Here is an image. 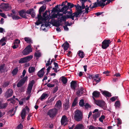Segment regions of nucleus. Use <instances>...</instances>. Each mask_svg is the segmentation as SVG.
Segmentation results:
<instances>
[{
  "label": "nucleus",
  "mask_w": 129,
  "mask_h": 129,
  "mask_svg": "<svg viewBox=\"0 0 129 129\" xmlns=\"http://www.w3.org/2000/svg\"><path fill=\"white\" fill-rule=\"evenodd\" d=\"M53 26L56 27H58L59 26L60 24L59 22V21L58 20H57L56 21H54L53 22Z\"/></svg>",
  "instance_id": "nucleus-28"
},
{
  "label": "nucleus",
  "mask_w": 129,
  "mask_h": 129,
  "mask_svg": "<svg viewBox=\"0 0 129 129\" xmlns=\"http://www.w3.org/2000/svg\"><path fill=\"white\" fill-rule=\"evenodd\" d=\"M18 13L21 17L25 19L28 18L27 17L28 15L26 14L25 10H21L19 11Z\"/></svg>",
  "instance_id": "nucleus-8"
},
{
  "label": "nucleus",
  "mask_w": 129,
  "mask_h": 129,
  "mask_svg": "<svg viewBox=\"0 0 129 129\" xmlns=\"http://www.w3.org/2000/svg\"><path fill=\"white\" fill-rule=\"evenodd\" d=\"M78 54L80 58H83L85 56L84 52L81 50H79L78 52Z\"/></svg>",
  "instance_id": "nucleus-22"
},
{
  "label": "nucleus",
  "mask_w": 129,
  "mask_h": 129,
  "mask_svg": "<svg viewBox=\"0 0 129 129\" xmlns=\"http://www.w3.org/2000/svg\"><path fill=\"white\" fill-rule=\"evenodd\" d=\"M50 58L49 60L47 61V63H46V66H47V67L49 65H51V62H50Z\"/></svg>",
  "instance_id": "nucleus-63"
},
{
  "label": "nucleus",
  "mask_w": 129,
  "mask_h": 129,
  "mask_svg": "<svg viewBox=\"0 0 129 129\" xmlns=\"http://www.w3.org/2000/svg\"><path fill=\"white\" fill-rule=\"evenodd\" d=\"M93 5L92 6V8H96L98 6L102 7V6H101V1H100L99 0H97L96 2L93 3Z\"/></svg>",
  "instance_id": "nucleus-15"
},
{
  "label": "nucleus",
  "mask_w": 129,
  "mask_h": 129,
  "mask_svg": "<svg viewBox=\"0 0 129 129\" xmlns=\"http://www.w3.org/2000/svg\"><path fill=\"white\" fill-rule=\"evenodd\" d=\"M84 9L81 8L76 12V15H77V18L80 17L82 13H83V15L85 13L86 14V13L85 12V10H82Z\"/></svg>",
  "instance_id": "nucleus-14"
},
{
  "label": "nucleus",
  "mask_w": 129,
  "mask_h": 129,
  "mask_svg": "<svg viewBox=\"0 0 129 129\" xmlns=\"http://www.w3.org/2000/svg\"><path fill=\"white\" fill-rule=\"evenodd\" d=\"M18 71V69L17 68H16L13 69L12 72V73L13 75L14 76L16 75L17 74Z\"/></svg>",
  "instance_id": "nucleus-35"
},
{
  "label": "nucleus",
  "mask_w": 129,
  "mask_h": 129,
  "mask_svg": "<svg viewBox=\"0 0 129 129\" xmlns=\"http://www.w3.org/2000/svg\"><path fill=\"white\" fill-rule=\"evenodd\" d=\"M105 118V116L104 115H102L99 119V121L102 122H103V120Z\"/></svg>",
  "instance_id": "nucleus-50"
},
{
  "label": "nucleus",
  "mask_w": 129,
  "mask_h": 129,
  "mask_svg": "<svg viewBox=\"0 0 129 129\" xmlns=\"http://www.w3.org/2000/svg\"><path fill=\"white\" fill-rule=\"evenodd\" d=\"M61 78V81L64 84H66L67 82L68 79L64 76H62Z\"/></svg>",
  "instance_id": "nucleus-40"
},
{
  "label": "nucleus",
  "mask_w": 129,
  "mask_h": 129,
  "mask_svg": "<svg viewBox=\"0 0 129 129\" xmlns=\"http://www.w3.org/2000/svg\"><path fill=\"white\" fill-rule=\"evenodd\" d=\"M23 84L22 83L19 81L17 84V86L18 87H19L22 86Z\"/></svg>",
  "instance_id": "nucleus-59"
},
{
  "label": "nucleus",
  "mask_w": 129,
  "mask_h": 129,
  "mask_svg": "<svg viewBox=\"0 0 129 129\" xmlns=\"http://www.w3.org/2000/svg\"><path fill=\"white\" fill-rule=\"evenodd\" d=\"M51 68H52V67L49 66L48 68L47 69V72L46 74V75L47 76L48 75V74L50 72V71Z\"/></svg>",
  "instance_id": "nucleus-55"
},
{
  "label": "nucleus",
  "mask_w": 129,
  "mask_h": 129,
  "mask_svg": "<svg viewBox=\"0 0 129 129\" xmlns=\"http://www.w3.org/2000/svg\"><path fill=\"white\" fill-rule=\"evenodd\" d=\"M93 98H98L100 96V92L97 91H93L92 93Z\"/></svg>",
  "instance_id": "nucleus-19"
},
{
  "label": "nucleus",
  "mask_w": 129,
  "mask_h": 129,
  "mask_svg": "<svg viewBox=\"0 0 129 129\" xmlns=\"http://www.w3.org/2000/svg\"><path fill=\"white\" fill-rule=\"evenodd\" d=\"M78 97H76L74 99V101L72 104V107H74L77 104V100H78Z\"/></svg>",
  "instance_id": "nucleus-33"
},
{
  "label": "nucleus",
  "mask_w": 129,
  "mask_h": 129,
  "mask_svg": "<svg viewBox=\"0 0 129 129\" xmlns=\"http://www.w3.org/2000/svg\"><path fill=\"white\" fill-rule=\"evenodd\" d=\"M13 91L11 89H8L5 93V96L7 98L11 97L13 95Z\"/></svg>",
  "instance_id": "nucleus-11"
},
{
  "label": "nucleus",
  "mask_w": 129,
  "mask_h": 129,
  "mask_svg": "<svg viewBox=\"0 0 129 129\" xmlns=\"http://www.w3.org/2000/svg\"><path fill=\"white\" fill-rule=\"evenodd\" d=\"M70 105L69 101L68 100H66L65 102L63 105V108L64 110H67L68 109L70 108Z\"/></svg>",
  "instance_id": "nucleus-13"
},
{
  "label": "nucleus",
  "mask_w": 129,
  "mask_h": 129,
  "mask_svg": "<svg viewBox=\"0 0 129 129\" xmlns=\"http://www.w3.org/2000/svg\"><path fill=\"white\" fill-rule=\"evenodd\" d=\"M114 105L116 108H120V102L119 101H116Z\"/></svg>",
  "instance_id": "nucleus-37"
},
{
  "label": "nucleus",
  "mask_w": 129,
  "mask_h": 129,
  "mask_svg": "<svg viewBox=\"0 0 129 129\" xmlns=\"http://www.w3.org/2000/svg\"><path fill=\"white\" fill-rule=\"evenodd\" d=\"M84 106L85 108L86 109H88V108H90L91 107V106L87 103L85 104Z\"/></svg>",
  "instance_id": "nucleus-60"
},
{
  "label": "nucleus",
  "mask_w": 129,
  "mask_h": 129,
  "mask_svg": "<svg viewBox=\"0 0 129 129\" xmlns=\"http://www.w3.org/2000/svg\"><path fill=\"white\" fill-rule=\"evenodd\" d=\"M10 84V83L9 82H5L3 85V87H6L8 86Z\"/></svg>",
  "instance_id": "nucleus-56"
},
{
  "label": "nucleus",
  "mask_w": 129,
  "mask_h": 129,
  "mask_svg": "<svg viewBox=\"0 0 129 129\" xmlns=\"http://www.w3.org/2000/svg\"><path fill=\"white\" fill-rule=\"evenodd\" d=\"M26 111L25 109L23 108L22 109L21 113V117L22 119H24L25 118V116Z\"/></svg>",
  "instance_id": "nucleus-25"
},
{
  "label": "nucleus",
  "mask_w": 129,
  "mask_h": 129,
  "mask_svg": "<svg viewBox=\"0 0 129 129\" xmlns=\"http://www.w3.org/2000/svg\"><path fill=\"white\" fill-rule=\"evenodd\" d=\"M89 129H104L100 127H96L93 126H90L89 128Z\"/></svg>",
  "instance_id": "nucleus-42"
},
{
  "label": "nucleus",
  "mask_w": 129,
  "mask_h": 129,
  "mask_svg": "<svg viewBox=\"0 0 129 129\" xmlns=\"http://www.w3.org/2000/svg\"><path fill=\"white\" fill-rule=\"evenodd\" d=\"M33 58V55H30L25 57L21 58L19 61V63H25L29 61Z\"/></svg>",
  "instance_id": "nucleus-6"
},
{
  "label": "nucleus",
  "mask_w": 129,
  "mask_h": 129,
  "mask_svg": "<svg viewBox=\"0 0 129 129\" xmlns=\"http://www.w3.org/2000/svg\"><path fill=\"white\" fill-rule=\"evenodd\" d=\"M34 10V9L33 8H31L30 9L26 11L25 10V12L27 14H29L30 15H31V12H33V11Z\"/></svg>",
  "instance_id": "nucleus-45"
},
{
  "label": "nucleus",
  "mask_w": 129,
  "mask_h": 129,
  "mask_svg": "<svg viewBox=\"0 0 129 129\" xmlns=\"http://www.w3.org/2000/svg\"><path fill=\"white\" fill-rule=\"evenodd\" d=\"M79 105L81 107H83L84 105V100L83 99H81L80 100L79 102Z\"/></svg>",
  "instance_id": "nucleus-44"
},
{
  "label": "nucleus",
  "mask_w": 129,
  "mask_h": 129,
  "mask_svg": "<svg viewBox=\"0 0 129 129\" xmlns=\"http://www.w3.org/2000/svg\"><path fill=\"white\" fill-rule=\"evenodd\" d=\"M48 96V95L47 93H44L42 94L40 98L41 100H42L45 98H47Z\"/></svg>",
  "instance_id": "nucleus-30"
},
{
  "label": "nucleus",
  "mask_w": 129,
  "mask_h": 129,
  "mask_svg": "<svg viewBox=\"0 0 129 129\" xmlns=\"http://www.w3.org/2000/svg\"><path fill=\"white\" fill-rule=\"evenodd\" d=\"M24 40L26 42L28 43H32L33 42L31 39L29 37H25Z\"/></svg>",
  "instance_id": "nucleus-36"
},
{
  "label": "nucleus",
  "mask_w": 129,
  "mask_h": 129,
  "mask_svg": "<svg viewBox=\"0 0 129 129\" xmlns=\"http://www.w3.org/2000/svg\"><path fill=\"white\" fill-rule=\"evenodd\" d=\"M27 76H26L25 77L21 79L19 81L22 83L23 84H24L26 81L27 80Z\"/></svg>",
  "instance_id": "nucleus-38"
},
{
  "label": "nucleus",
  "mask_w": 129,
  "mask_h": 129,
  "mask_svg": "<svg viewBox=\"0 0 129 129\" xmlns=\"http://www.w3.org/2000/svg\"><path fill=\"white\" fill-rule=\"evenodd\" d=\"M111 43L109 40H104L102 43V47L104 49H106L109 46V44Z\"/></svg>",
  "instance_id": "nucleus-7"
},
{
  "label": "nucleus",
  "mask_w": 129,
  "mask_h": 129,
  "mask_svg": "<svg viewBox=\"0 0 129 129\" xmlns=\"http://www.w3.org/2000/svg\"><path fill=\"white\" fill-rule=\"evenodd\" d=\"M99 74H96L95 75L93 74H89L88 77L90 79H93L94 81L97 82V83H98L101 81V78L99 77Z\"/></svg>",
  "instance_id": "nucleus-4"
},
{
  "label": "nucleus",
  "mask_w": 129,
  "mask_h": 129,
  "mask_svg": "<svg viewBox=\"0 0 129 129\" xmlns=\"http://www.w3.org/2000/svg\"><path fill=\"white\" fill-rule=\"evenodd\" d=\"M47 86L49 87H53L54 86V84H51L50 83H48L47 84Z\"/></svg>",
  "instance_id": "nucleus-61"
},
{
  "label": "nucleus",
  "mask_w": 129,
  "mask_h": 129,
  "mask_svg": "<svg viewBox=\"0 0 129 129\" xmlns=\"http://www.w3.org/2000/svg\"><path fill=\"white\" fill-rule=\"evenodd\" d=\"M0 8L4 10L7 11L10 10L11 9V6L8 3H1L0 5Z\"/></svg>",
  "instance_id": "nucleus-5"
},
{
  "label": "nucleus",
  "mask_w": 129,
  "mask_h": 129,
  "mask_svg": "<svg viewBox=\"0 0 129 129\" xmlns=\"http://www.w3.org/2000/svg\"><path fill=\"white\" fill-rule=\"evenodd\" d=\"M23 125L21 123H20L17 127V129H22Z\"/></svg>",
  "instance_id": "nucleus-57"
},
{
  "label": "nucleus",
  "mask_w": 129,
  "mask_h": 129,
  "mask_svg": "<svg viewBox=\"0 0 129 129\" xmlns=\"http://www.w3.org/2000/svg\"><path fill=\"white\" fill-rule=\"evenodd\" d=\"M68 14L69 15H67V18H70L71 19L73 20H74V17H75L77 18V15H76V12H75L72 13V12H71L70 11H68Z\"/></svg>",
  "instance_id": "nucleus-9"
},
{
  "label": "nucleus",
  "mask_w": 129,
  "mask_h": 129,
  "mask_svg": "<svg viewBox=\"0 0 129 129\" xmlns=\"http://www.w3.org/2000/svg\"><path fill=\"white\" fill-rule=\"evenodd\" d=\"M94 102L97 105L101 107L104 110H106L107 108V105L104 101L96 100L94 98H93Z\"/></svg>",
  "instance_id": "nucleus-2"
},
{
  "label": "nucleus",
  "mask_w": 129,
  "mask_h": 129,
  "mask_svg": "<svg viewBox=\"0 0 129 129\" xmlns=\"http://www.w3.org/2000/svg\"><path fill=\"white\" fill-rule=\"evenodd\" d=\"M12 17L13 19L15 20H18L21 18L19 16H16L15 15H12Z\"/></svg>",
  "instance_id": "nucleus-46"
},
{
  "label": "nucleus",
  "mask_w": 129,
  "mask_h": 129,
  "mask_svg": "<svg viewBox=\"0 0 129 129\" xmlns=\"http://www.w3.org/2000/svg\"><path fill=\"white\" fill-rule=\"evenodd\" d=\"M117 98L118 97L117 96H113L110 99V100L112 102H114L117 99Z\"/></svg>",
  "instance_id": "nucleus-58"
},
{
  "label": "nucleus",
  "mask_w": 129,
  "mask_h": 129,
  "mask_svg": "<svg viewBox=\"0 0 129 129\" xmlns=\"http://www.w3.org/2000/svg\"><path fill=\"white\" fill-rule=\"evenodd\" d=\"M58 87L57 86H56L55 88H53V90L52 91V93L53 94L55 93L58 90Z\"/></svg>",
  "instance_id": "nucleus-51"
},
{
  "label": "nucleus",
  "mask_w": 129,
  "mask_h": 129,
  "mask_svg": "<svg viewBox=\"0 0 129 129\" xmlns=\"http://www.w3.org/2000/svg\"><path fill=\"white\" fill-rule=\"evenodd\" d=\"M41 53L40 52L35 53L34 55L37 58H39L41 56Z\"/></svg>",
  "instance_id": "nucleus-54"
},
{
  "label": "nucleus",
  "mask_w": 129,
  "mask_h": 129,
  "mask_svg": "<svg viewBox=\"0 0 129 129\" xmlns=\"http://www.w3.org/2000/svg\"><path fill=\"white\" fill-rule=\"evenodd\" d=\"M8 104L7 103H4L2 104L0 102V109H4L7 106Z\"/></svg>",
  "instance_id": "nucleus-32"
},
{
  "label": "nucleus",
  "mask_w": 129,
  "mask_h": 129,
  "mask_svg": "<svg viewBox=\"0 0 129 129\" xmlns=\"http://www.w3.org/2000/svg\"><path fill=\"white\" fill-rule=\"evenodd\" d=\"M35 83V81L34 80H32L30 82V83H29L27 89V91H28V92H29V93H31L32 87Z\"/></svg>",
  "instance_id": "nucleus-10"
},
{
  "label": "nucleus",
  "mask_w": 129,
  "mask_h": 129,
  "mask_svg": "<svg viewBox=\"0 0 129 129\" xmlns=\"http://www.w3.org/2000/svg\"><path fill=\"white\" fill-rule=\"evenodd\" d=\"M84 90V89L81 87L80 89L77 92V95L79 97L81 95L85 92L84 91H85V90Z\"/></svg>",
  "instance_id": "nucleus-17"
},
{
  "label": "nucleus",
  "mask_w": 129,
  "mask_h": 129,
  "mask_svg": "<svg viewBox=\"0 0 129 129\" xmlns=\"http://www.w3.org/2000/svg\"><path fill=\"white\" fill-rule=\"evenodd\" d=\"M102 93L104 95L107 97H111L112 96L111 93L109 92L106 91H103Z\"/></svg>",
  "instance_id": "nucleus-24"
},
{
  "label": "nucleus",
  "mask_w": 129,
  "mask_h": 129,
  "mask_svg": "<svg viewBox=\"0 0 129 129\" xmlns=\"http://www.w3.org/2000/svg\"><path fill=\"white\" fill-rule=\"evenodd\" d=\"M46 5L44 4L39 9V12L42 13V12L44 11L46 9Z\"/></svg>",
  "instance_id": "nucleus-29"
},
{
  "label": "nucleus",
  "mask_w": 129,
  "mask_h": 129,
  "mask_svg": "<svg viewBox=\"0 0 129 129\" xmlns=\"http://www.w3.org/2000/svg\"><path fill=\"white\" fill-rule=\"evenodd\" d=\"M58 112L57 109L54 108L50 109L47 113V115L51 118H53L56 115Z\"/></svg>",
  "instance_id": "nucleus-3"
},
{
  "label": "nucleus",
  "mask_w": 129,
  "mask_h": 129,
  "mask_svg": "<svg viewBox=\"0 0 129 129\" xmlns=\"http://www.w3.org/2000/svg\"><path fill=\"white\" fill-rule=\"evenodd\" d=\"M40 19H38V20L35 23V24L37 25H38L42 23V22Z\"/></svg>",
  "instance_id": "nucleus-53"
},
{
  "label": "nucleus",
  "mask_w": 129,
  "mask_h": 129,
  "mask_svg": "<svg viewBox=\"0 0 129 129\" xmlns=\"http://www.w3.org/2000/svg\"><path fill=\"white\" fill-rule=\"evenodd\" d=\"M61 18L62 19V20L63 21L65 22L66 21V19L70 18H67V15H66V16L65 15L62 16Z\"/></svg>",
  "instance_id": "nucleus-52"
},
{
  "label": "nucleus",
  "mask_w": 129,
  "mask_h": 129,
  "mask_svg": "<svg viewBox=\"0 0 129 129\" xmlns=\"http://www.w3.org/2000/svg\"><path fill=\"white\" fill-rule=\"evenodd\" d=\"M0 15L3 18H6V16L5 14L3 13H0Z\"/></svg>",
  "instance_id": "nucleus-64"
},
{
  "label": "nucleus",
  "mask_w": 129,
  "mask_h": 129,
  "mask_svg": "<svg viewBox=\"0 0 129 129\" xmlns=\"http://www.w3.org/2000/svg\"><path fill=\"white\" fill-rule=\"evenodd\" d=\"M75 7L76 8V12H77L81 8V6L78 4L77 5H75Z\"/></svg>",
  "instance_id": "nucleus-43"
},
{
  "label": "nucleus",
  "mask_w": 129,
  "mask_h": 129,
  "mask_svg": "<svg viewBox=\"0 0 129 129\" xmlns=\"http://www.w3.org/2000/svg\"><path fill=\"white\" fill-rule=\"evenodd\" d=\"M35 68L33 67H30L28 69V72L29 73H31L35 72Z\"/></svg>",
  "instance_id": "nucleus-41"
},
{
  "label": "nucleus",
  "mask_w": 129,
  "mask_h": 129,
  "mask_svg": "<svg viewBox=\"0 0 129 129\" xmlns=\"http://www.w3.org/2000/svg\"><path fill=\"white\" fill-rule=\"evenodd\" d=\"M114 1V0H107V1L106 4L101 2V6H102V7H103L102 8H103L104 6L106 5L109 4L111 2Z\"/></svg>",
  "instance_id": "nucleus-27"
},
{
  "label": "nucleus",
  "mask_w": 129,
  "mask_h": 129,
  "mask_svg": "<svg viewBox=\"0 0 129 129\" xmlns=\"http://www.w3.org/2000/svg\"><path fill=\"white\" fill-rule=\"evenodd\" d=\"M22 53L24 55H26L29 53V52L26 49H25L23 51Z\"/></svg>",
  "instance_id": "nucleus-49"
},
{
  "label": "nucleus",
  "mask_w": 129,
  "mask_h": 129,
  "mask_svg": "<svg viewBox=\"0 0 129 129\" xmlns=\"http://www.w3.org/2000/svg\"><path fill=\"white\" fill-rule=\"evenodd\" d=\"M77 83L76 81H72L71 82V87L72 89L75 90L76 87Z\"/></svg>",
  "instance_id": "nucleus-18"
},
{
  "label": "nucleus",
  "mask_w": 129,
  "mask_h": 129,
  "mask_svg": "<svg viewBox=\"0 0 129 129\" xmlns=\"http://www.w3.org/2000/svg\"><path fill=\"white\" fill-rule=\"evenodd\" d=\"M66 116L64 115L62 116L61 120V123L62 125H63L66 121Z\"/></svg>",
  "instance_id": "nucleus-26"
},
{
  "label": "nucleus",
  "mask_w": 129,
  "mask_h": 129,
  "mask_svg": "<svg viewBox=\"0 0 129 129\" xmlns=\"http://www.w3.org/2000/svg\"><path fill=\"white\" fill-rule=\"evenodd\" d=\"M59 12V10H58L55 7L54 8H53V9L52 10V12Z\"/></svg>",
  "instance_id": "nucleus-62"
},
{
  "label": "nucleus",
  "mask_w": 129,
  "mask_h": 129,
  "mask_svg": "<svg viewBox=\"0 0 129 129\" xmlns=\"http://www.w3.org/2000/svg\"><path fill=\"white\" fill-rule=\"evenodd\" d=\"M92 116L93 119L95 121H96V119L100 116V113L99 112H98L93 114Z\"/></svg>",
  "instance_id": "nucleus-20"
},
{
  "label": "nucleus",
  "mask_w": 129,
  "mask_h": 129,
  "mask_svg": "<svg viewBox=\"0 0 129 129\" xmlns=\"http://www.w3.org/2000/svg\"><path fill=\"white\" fill-rule=\"evenodd\" d=\"M68 10V8L66 5L64 6L61 9L59 8V12H62L65 10Z\"/></svg>",
  "instance_id": "nucleus-34"
},
{
  "label": "nucleus",
  "mask_w": 129,
  "mask_h": 129,
  "mask_svg": "<svg viewBox=\"0 0 129 129\" xmlns=\"http://www.w3.org/2000/svg\"><path fill=\"white\" fill-rule=\"evenodd\" d=\"M55 107L56 108V109L58 110H59L62 108V102L60 100L56 102L55 105Z\"/></svg>",
  "instance_id": "nucleus-12"
},
{
  "label": "nucleus",
  "mask_w": 129,
  "mask_h": 129,
  "mask_svg": "<svg viewBox=\"0 0 129 129\" xmlns=\"http://www.w3.org/2000/svg\"><path fill=\"white\" fill-rule=\"evenodd\" d=\"M69 45V44L67 42H66L62 45V47L63 48L64 50L66 51L68 50Z\"/></svg>",
  "instance_id": "nucleus-21"
},
{
  "label": "nucleus",
  "mask_w": 129,
  "mask_h": 129,
  "mask_svg": "<svg viewBox=\"0 0 129 129\" xmlns=\"http://www.w3.org/2000/svg\"><path fill=\"white\" fill-rule=\"evenodd\" d=\"M41 13L39 12V14L38 15V19H40L41 20H46V18H43L41 16Z\"/></svg>",
  "instance_id": "nucleus-31"
},
{
  "label": "nucleus",
  "mask_w": 129,
  "mask_h": 129,
  "mask_svg": "<svg viewBox=\"0 0 129 129\" xmlns=\"http://www.w3.org/2000/svg\"><path fill=\"white\" fill-rule=\"evenodd\" d=\"M84 126L82 124H77L74 129H84Z\"/></svg>",
  "instance_id": "nucleus-23"
},
{
  "label": "nucleus",
  "mask_w": 129,
  "mask_h": 129,
  "mask_svg": "<svg viewBox=\"0 0 129 129\" xmlns=\"http://www.w3.org/2000/svg\"><path fill=\"white\" fill-rule=\"evenodd\" d=\"M25 49H26L29 52V53L32 52V49L30 45H28Z\"/></svg>",
  "instance_id": "nucleus-48"
},
{
  "label": "nucleus",
  "mask_w": 129,
  "mask_h": 129,
  "mask_svg": "<svg viewBox=\"0 0 129 129\" xmlns=\"http://www.w3.org/2000/svg\"><path fill=\"white\" fill-rule=\"evenodd\" d=\"M74 115V119L77 121H80L82 118V113L79 110H77L75 111Z\"/></svg>",
  "instance_id": "nucleus-1"
},
{
  "label": "nucleus",
  "mask_w": 129,
  "mask_h": 129,
  "mask_svg": "<svg viewBox=\"0 0 129 129\" xmlns=\"http://www.w3.org/2000/svg\"><path fill=\"white\" fill-rule=\"evenodd\" d=\"M45 69V68H43L38 72L37 75L38 77L40 78L43 77L44 74V70Z\"/></svg>",
  "instance_id": "nucleus-16"
},
{
  "label": "nucleus",
  "mask_w": 129,
  "mask_h": 129,
  "mask_svg": "<svg viewBox=\"0 0 129 129\" xmlns=\"http://www.w3.org/2000/svg\"><path fill=\"white\" fill-rule=\"evenodd\" d=\"M67 6L68 9H69L73 7H75V5L70 3H68Z\"/></svg>",
  "instance_id": "nucleus-39"
},
{
  "label": "nucleus",
  "mask_w": 129,
  "mask_h": 129,
  "mask_svg": "<svg viewBox=\"0 0 129 129\" xmlns=\"http://www.w3.org/2000/svg\"><path fill=\"white\" fill-rule=\"evenodd\" d=\"M51 1V0H45L39 2L38 3V4H44L47 3Z\"/></svg>",
  "instance_id": "nucleus-47"
}]
</instances>
